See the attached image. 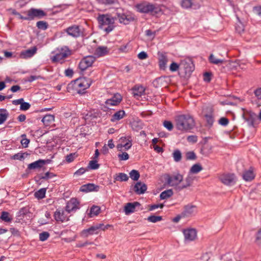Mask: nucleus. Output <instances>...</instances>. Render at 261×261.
I'll use <instances>...</instances> for the list:
<instances>
[{"label":"nucleus","instance_id":"1","mask_svg":"<svg viewBox=\"0 0 261 261\" xmlns=\"http://www.w3.org/2000/svg\"><path fill=\"white\" fill-rule=\"evenodd\" d=\"M175 122L176 128L182 133L190 132L196 124L193 117L189 114L177 115Z\"/></svg>","mask_w":261,"mask_h":261},{"label":"nucleus","instance_id":"2","mask_svg":"<svg viewBox=\"0 0 261 261\" xmlns=\"http://www.w3.org/2000/svg\"><path fill=\"white\" fill-rule=\"evenodd\" d=\"M92 81L90 79L81 77L71 82L68 86V89H72L77 93L83 94L90 86Z\"/></svg>","mask_w":261,"mask_h":261},{"label":"nucleus","instance_id":"3","mask_svg":"<svg viewBox=\"0 0 261 261\" xmlns=\"http://www.w3.org/2000/svg\"><path fill=\"white\" fill-rule=\"evenodd\" d=\"M135 8L139 13L151 15L157 14L161 11L160 8L156 4H151L146 1L137 4L135 5Z\"/></svg>","mask_w":261,"mask_h":261},{"label":"nucleus","instance_id":"4","mask_svg":"<svg viewBox=\"0 0 261 261\" xmlns=\"http://www.w3.org/2000/svg\"><path fill=\"white\" fill-rule=\"evenodd\" d=\"M100 28L109 33L114 28L115 20L113 17L109 15H100L97 18Z\"/></svg>","mask_w":261,"mask_h":261},{"label":"nucleus","instance_id":"5","mask_svg":"<svg viewBox=\"0 0 261 261\" xmlns=\"http://www.w3.org/2000/svg\"><path fill=\"white\" fill-rule=\"evenodd\" d=\"M71 54V51L67 46H63L58 48L55 51V55L52 57L51 60L54 62L62 63L64 59Z\"/></svg>","mask_w":261,"mask_h":261},{"label":"nucleus","instance_id":"6","mask_svg":"<svg viewBox=\"0 0 261 261\" xmlns=\"http://www.w3.org/2000/svg\"><path fill=\"white\" fill-rule=\"evenodd\" d=\"M165 179L167 185L176 187L178 190L179 184L183 180V176L179 173H176L172 175H166Z\"/></svg>","mask_w":261,"mask_h":261},{"label":"nucleus","instance_id":"7","mask_svg":"<svg viewBox=\"0 0 261 261\" xmlns=\"http://www.w3.org/2000/svg\"><path fill=\"white\" fill-rule=\"evenodd\" d=\"M23 14H26V18H23L25 20H32L35 18H41L46 15L43 10L35 8H31L28 11L24 12Z\"/></svg>","mask_w":261,"mask_h":261},{"label":"nucleus","instance_id":"8","mask_svg":"<svg viewBox=\"0 0 261 261\" xmlns=\"http://www.w3.org/2000/svg\"><path fill=\"white\" fill-rule=\"evenodd\" d=\"M132 141V138L130 136L121 137L119 140V143L117 145L118 150L122 151L123 148H124L125 150L129 149L133 145Z\"/></svg>","mask_w":261,"mask_h":261},{"label":"nucleus","instance_id":"9","mask_svg":"<svg viewBox=\"0 0 261 261\" xmlns=\"http://www.w3.org/2000/svg\"><path fill=\"white\" fill-rule=\"evenodd\" d=\"M96 61L95 57L87 56L83 58L79 64V68L81 71H85L92 66Z\"/></svg>","mask_w":261,"mask_h":261},{"label":"nucleus","instance_id":"10","mask_svg":"<svg viewBox=\"0 0 261 261\" xmlns=\"http://www.w3.org/2000/svg\"><path fill=\"white\" fill-rule=\"evenodd\" d=\"M180 68L184 69L186 74H188L193 71L194 65L190 59H186L181 61Z\"/></svg>","mask_w":261,"mask_h":261},{"label":"nucleus","instance_id":"11","mask_svg":"<svg viewBox=\"0 0 261 261\" xmlns=\"http://www.w3.org/2000/svg\"><path fill=\"white\" fill-rule=\"evenodd\" d=\"M185 241L189 242L195 240L197 237V231L194 228H187L183 230Z\"/></svg>","mask_w":261,"mask_h":261},{"label":"nucleus","instance_id":"12","mask_svg":"<svg viewBox=\"0 0 261 261\" xmlns=\"http://www.w3.org/2000/svg\"><path fill=\"white\" fill-rule=\"evenodd\" d=\"M80 202L76 198H71L68 201L66 205V211L70 213L71 212H75L80 208Z\"/></svg>","mask_w":261,"mask_h":261},{"label":"nucleus","instance_id":"13","mask_svg":"<svg viewBox=\"0 0 261 261\" xmlns=\"http://www.w3.org/2000/svg\"><path fill=\"white\" fill-rule=\"evenodd\" d=\"M220 179L222 183L227 186L234 185L236 181V178L233 174H224L220 177Z\"/></svg>","mask_w":261,"mask_h":261},{"label":"nucleus","instance_id":"14","mask_svg":"<svg viewBox=\"0 0 261 261\" xmlns=\"http://www.w3.org/2000/svg\"><path fill=\"white\" fill-rule=\"evenodd\" d=\"M65 32L68 35L74 38L80 37L82 34L81 29L80 27L77 25H73L67 28L65 30Z\"/></svg>","mask_w":261,"mask_h":261},{"label":"nucleus","instance_id":"15","mask_svg":"<svg viewBox=\"0 0 261 261\" xmlns=\"http://www.w3.org/2000/svg\"><path fill=\"white\" fill-rule=\"evenodd\" d=\"M37 51V47L33 46L28 49L21 51L19 54V57L21 59H27L33 57Z\"/></svg>","mask_w":261,"mask_h":261},{"label":"nucleus","instance_id":"16","mask_svg":"<svg viewBox=\"0 0 261 261\" xmlns=\"http://www.w3.org/2000/svg\"><path fill=\"white\" fill-rule=\"evenodd\" d=\"M122 100V96L119 93H116L110 99H107L106 102V105L108 109L109 107L118 105Z\"/></svg>","mask_w":261,"mask_h":261},{"label":"nucleus","instance_id":"17","mask_svg":"<svg viewBox=\"0 0 261 261\" xmlns=\"http://www.w3.org/2000/svg\"><path fill=\"white\" fill-rule=\"evenodd\" d=\"M197 207L195 205L188 204L184 207V211L182 213L184 217L191 216L197 213Z\"/></svg>","mask_w":261,"mask_h":261},{"label":"nucleus","instance_id":"18","mask_svg":"<svg viewBox=\"0 0 261 261\" xmlns=\"http://www.w3.org/2000/svg\"><path fill=\"white\" fill-rule=\"evenodd\" d=\"M158 58L160 68L161 69L164 70L166 67V65L168 62L167 54L165 53L159 52Z\"/></svg>","mask_w":261,"mask_h":261},{"label":"nucleus","instance_id":"19","mask_svg":"<svg viewBox=\"0 0 261 261\" xmlns=\"http://www.w3.org/2000/svg\"><path fill=\"white\" fill-rule=\"evenodd\" d=\"M54 218L58 222H63L68 220V217L63 211L57 210L54 213Z\"/></svg>","mask_w":261,"mask_h":261},{"label":"nucleus","instance_id":"20","mask_svg":"<svg viewBox=\"0 0 261 261\" xmlns=\"http://www.w3.org/2000/svg\"><path fill=\"white\" fill-rule=\"evenodd\" d=\"M140 205V203L138 202H129L126 204L124 208V211L126 215H129L135 211L137 206Z\"/></svg>","mask_w":261,"mask_h":261},{"label":"nucleus","instance_id":"21","mask_svg":"<svg viewBox=\"0 0 261 261\" xmlns=\"http://www.w3.org/2000/svg\"><path fill=\"white\" fill-rule=\"evenodd\" d=\"M133 94L137 99H139L142 95L144 94L145 89L141 85H136L132 89Z\"/></svg>","mask_w":261,"mask_h":261},{"label":"nucleus","instance_id":"22","mask_svg":"<svg viewBox=\"0 0 261 261\" xmlns=\"http://www.w3.org/2000/svg\"><path fill=\"white\" fill-rule=\"evenodd\" d=\"M99 187L93 184H88L84 185L80 188V191L83 192H89L91 191H97Z\"/></svg>","mask_w":261,"mask_h":261},{"label":"nucleus","instance_id":"23","mask_svg":"<svg viewBox=\"0 0 261 261\" xmlns=\"http://www.w3.org/2000/svg\"><path fill=\"white\" fill-rule=\"evenodd\" d=\"M118 18L120 23L124 24H127L134 20V18L133 16L126 15L125 14H118Z\"/></svg>","mask_w":261,"mask_h":261},{"label":"nucleus","instance_id":"24","mask_svg":"<svg viewBox=\"0 0 261 261\" xmlns=\"http://www.w3.org/2000/svg\"><path fill=\"white\" fill-rule=\"evenodd\" d=\"M146 190V185L140 181L137 182L134 186V191L137 194H143Z\"/></svg>","mask_w":261,"mask_h":261},{"label":"nucleus","instance_id":"25","mask_svg":"<svg viewBox=\"0 0 261 261\" xmlns=\"http://www.w3.org/2000/svg\"><path fill=\"white\" fill-rule=\"evenodd\" d=\"M46 163L44 160H39L28 165V168L30 170L41 168Z\"/></svg>","mask_w":261,"mask_h":261},{"label":"nucleus","instance_id":"26","mask_svg":"<svg viewBox=\"0 0 261 261\" xmlns=\"http://www.w3.org/2000/svg\"><path fill=\"white\" fill-rule=\"evenodd\" d=\"M98 227L96 225H94L88 229H84L82 232V235L84 237H87L89 235L97 234L98 233Z\"/></svg>","mask_w":261,"mask_h":261},{"label":"nucleus","instance_id":"27","mask_svg":"<svg viewBox=\"0 0 261 261\" xmlns=\"http://www.w3.org/2000/svg\"><path fill=\"white\" fill-rule=\"evenodd\" d=\"M254 177L255 175L252 167H250L249 170L245 171L243 174V179L247 181L252 180L254 178Z\"/></svg>","mask_w":261,"mask_h":261},{"label":"nucleus","instance_id":"28","mask_svg":"<svg viewBox=\"0 0 261 261\" xmlns=\"http://www.w3.org/2000/svg\"><path fill=\"white\" fill-rule=\"evenodd\" d=\"M125 115V112L123 110H119L114 114L111 118V121L113 122H116L123 118Z\"/></svg>","mask_w":261,"mask_h":261},{"label":"nucleus","instance_id":"29","mask_svg":"<svg viewBox=\"0 0 261 261\" xmlns=\"http://www.w3.org/2000/svg\"><path fill=\"white\" fill-rule=\"evenodd\" d=\"M256 118V115L252 112H249L248 113V116L244 117V119L246 121L248 122V123L250 126H253L254 121Z\"/></svg>","mask_w":261,"mask_h":261},{"label":"nucleus","instance_id":"30","mask_svg":"<svg viewBox=\"0 0 261 261\" xmlns=\"http://www.w3.org/2000/svg\"><path fill=\"white\" fill-rule=\"evenodd\" d=\"M108 49L106 46H99L95 50V55L98 57H101L107 54Z\"/></svg>","mask_w":261,"mask_h":261},{"label":"nucleus","instance_id":"31","mask_svg":"<svg viewBox=\"0 0 261 261\" xmlns=\"http://www.w3.org/2000/svg\"><path fill=\"white\" fill-rule=\"evenodd\" d=\"M55 120V117L53 115L48 114L43 117L42 121L46 126L49 125Z\"/></svg>","mask_w":261,"mask_h":261},{"label":"nucleus","instance_id":"32","mask_svg":"<svg viewBox=\"0 0 261 261\" xmlns=\"http://www.w3.org/2000/svg\"><path fill=\"white\" fill-rule=\"evenodd\" d=\"M9 113L7 110L4 109H0V125L3 124L7 119Z\"/></svg>","mask_w":261,"mask_h":261},{"label":"nucleus","instance_id":"33","mask_svg":"<svg viewBox=\"0 0 261 261\" xmlns=\"http://www.w3.org/2000/svg\"><path fill=\"white\" fill-rule=\"evenodd\" d=\"M114 179L117 181H126L128 179V177L125 173H119L115 175Z\"/></svg>","mask_w":261,"mask_h":261},{"label":"nucleus","instance_id":"34","mask_svg":"<svg viewBox=\"0 0 261 261\" xmlns=\"http://www.w3.org/2000/svg\"><path fill=\"white\" fill-rule=\"evenodd\" d=\"M173 194V191L171 189H169L162 192L160 194V197L161 199H166L171 197Z\"/></svg>","mask_w":261,"mask_h":261},{"label":"nucleus","instance_id":"35","mask_svg":"<svg viewBox=\"0 0 261 261\" xmlns=\"http://www.w3.org/2000/svg\"><path fill=\"white\" fill-rule=\"evenodd\" d=\"M209 61L211 63L218 65L222 63L224 60L223 59H218L213 54H211L209 57Z\"/></svg>","mask_w":261,"mask_h":261},{"label":"nucleus","instance_id":"36","mask_svg":"<svg viewBox=\"0 0 261 261\" xmlns=\"http://www.w3.org/2000/svg\"><path fill=\"white\" fill-rule=\"evenodd\" d=\"M46 191L45 188H41L35 193L34 196L39 199H42L45 196Z\"/></svg>","mask_w":261,"mask_h":261},{"label":"nucleus","instance_id":"37","mask_svg":"<svg viewBox=\"0 0 261 261\" xmlns=\"http://www.w3.org/2000/svg\"><path fill=\"white\" fill-rule=\"evenodd\" d=\"M185 181L186 184H183L180 185V186L178 187V190H181L190 186L192 184V179L190 176H188L185 178Z\"/></svg>","mask_w":261,"mask_h":261},{"label":"nucleus","instance_id":"38","mask_svg":"<svg viewBox=\"0 0 261 261\" xmlns=\"http://www.w3.org/2000/svg\"><path fill=\"white\" fill-rule=\"evenodd\" d=\"M202 170V166L198 164H194L190 169V172L193 174H197Z\"/></svg>","mask_w":261,"mask_h":261},{"label":"nucleus","instance_id":"39","mask_svg":"<svg viewBox=\"0 0 261 261\" xmlns=\"http://www.w3.org/2000/svg\"><path fill=\"white\" fill-rule=\"evenodd\" d=\"M1 218L3 221L6 222H10L12 219V218L10 217L9 213L7 212H3L2 213Z\"/></svg>","mask_w":261,"mask_h":261},{"label":"nucleus","instance_id":"40","mask_svg":"<svg viewBox=\"0 0 261 261\" xmlns=\"http://www.w3.org/2000/svg\"><path fill=\"white\" fill-rule=\"evenodd\" d=\"M28 155V153L27 152H18L16 154H15L13 157L12 159L14 160H17L21 161L23 160L25 158V156H27Z\"/></svg>","mask_w":261,"mask_h":261},{"label":"nucleus","instance_id":"41","mask_svg":"<svg viewBox=\"0 0 261 261\" xmlns=\"http://www.w3.org/2000/svg\"><path fill=\"white\" fill-rule=\"evenodd\" d=\"M173 158L174 161L176 162H179L181 159V153L180 150L177 149L173 152Z\"/></svg>","mask_w":261,"mask_h":261},{"label":"nucleus","instance_id":"42","mask_svg":"<svg viewBox=\"0 0 261 261\" xmlns=\"http://www.w3.org/2000/svg\"><path fill=\"white\" fill-rule=\"evenodd\" d=\"M129 176L132 179L135 181L138 180L140 177V173L137 170H132L129 172Z\"/></svg>","mask_w":261,"mask_h":261},{"label":"nucleus","instance_id":"43","mask_svg":"<svg viewBox=\"0 0 261 261\" xmlns=\"http://www.w3.org/2000/svg\"><path fill=\"white\" fill-rule=\"evenodd\" d=\"M100 212V208L97 206H92L90 208V215L91 217L97 216Z\"/></svg>","mask_w":261,"mask_h":261},{"label":"nucleus","instance_id":"44","mask_svg":"<svg viewBox=\"0 0 261 261\" xmlns=\"http://www.w3.org/2000/svg\"><path fill=\"white\" fill-rule=\"evenodd\" d=\"M162 220V217L161 216H157L154 215L150 216L147 218V220L149 222L152 223H156L157 222L160 221Z\"/></svg>","mask_w":261,"mask_h":261},{"label":"nucleus","instance_id":"45","mask_svg":"<svg viewBox=\"0 0 261 261\" xmlns=\"http://www.w3.org/2000/svg\"><path fill=\"white\" fill-rule=\"evenodd\" d=\"M192 2L191 0H182L181 2V6L184 9H188L191 7Z\"/></svg>","mask_w":261,"mask_h":261},{"label":"nucleus","instance_id":"46","mask_svg":"<svg viewBox=\"0 0 261 261\" xmlns=\"http://www.w3.org/2000/svg\"><path fill=\"white\" fill-rule=\"evenodd\" d=\"M36 26L39 29L45 30L47 28L48 25L45 21H39L37 22Z\"/></svg>","mask_w":261,"mask_h":261},{"label":"nucleus","instance_id":"47","mask_svg":"<svg viewBox=\"0 0 261 261\" xmlns=\"http://www.w3.org/2000/svg\"><path fill=\"white\" fill-rule=\"evenodd\" d=\"M100 4L105 5H113L117 3V0H96Z\"/></svg>","mask_w":261,"mask_h":261},{"label":"nucleus","instance_id":"48","mask_svg":"<svg viewBox=\"0 0 261 261\" xmlns=\"http://www.w3.org/2000/svg\"><path fill=\"white\" fill-rule=\"evenodd\" d=\"M99 165L97 163V161L96 160H92L89 162V167L91 169L95 170L99 168Z\"/></svg>","mask_w":261,"mask_h":261},{"label":"nucleus","instance_id":"49","mask_svg":"<svg viewBox=\"0 0 261 261\" xmlns=\"http://www.w3.org/2000/svg\"><path fill=\"white\" fill-rule=\"evenodd\" d=\"M49 237V233L47 231H43L39 234V240L41 241H46Z\"/></svg>","mask_w":261,"mask_h":261},{"label":"nucleus","instance_id":"50","mask_svg":"<svg viewBox=\"0 0 261 261\" xmlns=\"http://www.w3.org/2000/svg\"><path fill=\"white\" fill-rule=\"evenodd\" d=\"M118 158L120 161H126L129 159V155L127 152H123L118 154Z\"/></svg>","mask_w":261,"mask_h":261},{"label":"nucleus","instance_id":"51","mask_svg":"<svg viewBox=\"0 0 261 261\" xmlns=\"http://www.w3.org/2000/svg\"><path fill=\"white\" fill-rule=\"evenodd\" d=\"M164 126L168 130L171 131L173 128L172 123L170 121L165 120L163 122Z\"/></svg>","mask_w":261,"mask_h":261},{"label":"nucleus","instance_id":"52","mask_svg":"<svg viewBox=\"0 0 261 261\" xmlns=\"http://www.w3.org/2000/svg\"><path fill=\"white\" fill-rule=\"evenodd\" d=\"M205 117L207 124L209 125L212 126L214 121L213 115L212 114H206Z\"/></svg>","mask_w":261,"mask_h":261},{"label":"nucleus","instance_id":"53","mask_svg":"<svg viewBox=\"0 0 261 261\" xmlns=\"http://www.w3.org/2000/svg\"><path fill=\"white\" fill-rule=\"evenodd\" d=\"M180 68V64L178 65L175 62H172L169 67V69L172 72L176 71Z\"/></svg>","mask_w":261,"mask_h":261},{"label":"nucleus","instance_id":"54","mask_svg":"<svg viewBox=\"0 0 261 261\" xmlns=\"http://www.w3.org/2000/svg\"><path fill=\"white\" fill-rule=\"evenodd\" d=\"M186 159L188 160H194L196 158L195 153L193 151H189L186 154Z\"/></svg>","mask_w":261,"mask_h":261},{"label":"nucleus","instance_id":"55","mask_svg":"<svg viewBox=\"0 0 261 261\" xmlns=\"http://www.w3.org/2000/svg\"><path fill=\"white\" fill-rule=\"evenodd\" d=\"M255 241L257 244H261V228L258 229L256 233Z\"/></svg>","mask_w":261,"mask_h":261},{"label":"nucleus","instance_id":"56","mask_svg":"<svg viewBox=\"0 0 261 261\" xmlns=\"http://www.w3.org/2000/svg\"><path fill=\"white\" fill-rule=\"evenodd\" d=\"M197 140V136L196 135H191L187 137V141L189 143H195Z\"/></svg>","mask_w":261,"mask_h":261},{"label":"nucleus","instance_id":"57","mask_svg":"<svg viewBox=\"0 0 261 261\" xmlns=\"http://www.w3.org/2000/svg\"><path fill=\"white\" fill-rule=\"evenodd\" d=\"M31 105L29 102H23L20 107V109L22 111H27L30 109Z\"/></svg>","mask_w":261,"mask_h":261},{"label":"nucleus","instance_id":"58","mask_svg":"<svg viewBox=\"0 0 261 261\" xmlns=\"http://www.w3.org/2000/svg\"><path fill=\"white\" fill-rule=\"evenodd\" d=\"M229 123V120L225 117H221L219 120V124L223 126H226Z\"/></svg>","mask_w":261,"mask_h":261},{"label":"nucleus","instance_id":"59","mask_svg":"<svg viewBox=\"0 0 261 261\" xmlns=\"http://www.w3.org/2000/svg\"><path fill=\"white\" fill-rule=\"evenodd\" d=\"M164 207L163 204H155L149 205V210L150 211H153L156 208H162Z\"/></svg>","mask_w":261,"mask_h":261},{"label":"nucleus","instance_id":"60","mask_svg":"<svg viewBox=\"0 0 261 261\" xmlns=\"http://www.w3.org/2000/svg\"><path fill=\"white\" fill-rule=\"evenodd\" d=\"M54 176H55V174L54 173L47 172L43 176L40 177V179H47L48 178H51Z\"/></svg>","mask_w":261,"mask_h":261},{"label":"nucleus","instance_id":"61","mask_svg":"<svg viewBox=\"0 0 261 261\" xmlns=\"http://www.w3.org/2000/svg\"><path fill=\"white\" fill-rule=\"evenodd\" d=\"M96 225L98 227V231L99 229L105 230L106 229H107L109 227H110V225L109 224L105 225L101 223L96 224Z\"/></svg>","mask_w":261,"mask_h":261},{"label":"nucleus","instance_id":"62","mask_svg":"<svg viewBox=\"0 0 261 261\" xmlns=\"http://www.w3.org/2000/svg\"><path fill=\"white\" fill-rule=\"evenodd\" d=\"M138 57L139 59L144 60L148 57V55L146 52L141 51L138 55Z\"/></svg>","mask_w":261,"mask_h":261},{"label":"nucleus","instance_id":"63","mask_svg":"<svg viewBox=\"0 0 261 261\" xmlns=\"http://www.w3.org/2000/svg\"><path fill=\"white\" fill-rule=\"evenodd\" d=\"M253 11L258 16L261 17V6L254 7L253 8Z\"/></svg>","mask_w":261,"mask_h":261},{"label":"nucleus","instance_id":"64","mask_svg":"<svg viewBox=\"0 0 261 261\" xmlns=\"http://www.w3.org/2000/svg\"><path fill=\"white\" fill-rule=\"evenodd\" d=\"M210 258V254L207 253H205L201 255L200 259L201 261H208Z\"/></svg>","mask_w":261,"mask_h":261}]
</instances>
